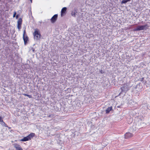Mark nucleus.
<instances>
[{
  "label": "nucleus",
  "mask_w": 150,
  "mask_h": 150,
  "mask_svg": "<svg viewBox=\"0 0 150 150\" xmlns=\"http://www.w3.org/2000/svg\"><path fill=\"white\" fill-rule=\"evenodd\" d=\"M35 135V134L34 133H31L28 136L24 137L23 139H21L20 141H21L25 142L30 140Z\"/></svg>",
  "instance_id": "f257e3e1"
},
{
  "label": "nucleus",
  "mask_w": 150,
  "mask_h": 150,
  "mask_svg": "<svg viewBox=\"0 0 150 150\" xmlns=\"http://www.w3.org/2000/svg\"><path fill=\"white\" fill-rule=\"evenodd\" d=\"M33 34L34 36L35 39L38 40H39L41 36L39 30L37 29H35Z\"/></svg>",
  "instance_id": "f03ea898"
},
{
  "label": "nucleus",
  "mask_w": 150,
  "mask_h": 150,
  "mask_svg": "<svg viewBox=\"0 0 150 150\" xmlns=\"http://www.w3.org/2000/svg\"><path fill=\"white\" fill-rule=\"evenodd\" d=\"M121 92L120 93V94L122 92L125 93L128 90V86L127 84H125L121 88Z\"/></svg>",
  "instance_id": "7ed1b4c3"
},
{
  "label": "nucleus",
  "mask_w": 150,
  "mask_h": 150,
  "mask_svg": "<svg viewBox=\"0 0 150 150\" xmlns=\"http://www.w3.org/2000/svg\"><path fill=\"white\" fill-rule=\"evenodd\" d=\"M26 32L25 30L23 31V38L24 40V44L26 45L27 42V41L28 40V37L27 35L25 34Z\"/></svg>",
  "instance_id": "20e7f679"
},
{
  "label": "nucleus",
  "mask_w": 150,
  "mask_h": 150,
  "mask_svg": "<svg viewBox=\"0 0 150 150\" xmlns=\"http://www.w3.org/2000/svg\"><path fill=\"white\" fill-rule=\"evenodd\" d=\"M67 8L66 7H64L62 8L61 11V16L62 17L65 15L66 13Z\"/></svg>",
  "instance_id": "39448f33"
},
{
  "label": "nucleus",
  "mask_w": 150,
  "mask_h": 150,
  "mask_svg": "<svg viewBox=\"0 0 150 150\" xmlns=\"http://www.w3.org/2000/svg\"><path fill=\"white\" fill-rule=\"evenodd\" d=\"M58 17V15L57 14H55L54 15L51 19V22L52 23H54L57 20Z\"/></svg>",
  "instance_id": "423d86ee"
},
{
  "label": "nucleus",
  "mask_w": 150,
  "mask_h": 150,
  "mask_svg": "<svg viewBox=\"0 0 150 150\" xmlns=\"http://www.w3.org/2000/svg\"><path fill=\"white\" fill-rule=\"evenodd\" d=\"M133 136V134L129 132L126 133L125 135V138L126 139L131 137Z\"/></svg>",
  "instance_id": "0eeeda50"
},
{
  "label": "nucleus",
  "mask_w": 150,
  "mask_h": 150,
  "mask_svg": "<svg viewBox=\"0 0 150 150\" xmlns=\"http://www.w3.org/2000/svg\"><path fill=\"white\" fill-rule=\"evenodd\" d=\"M14 145L16 150H23L20 145L15 144H14Z\"/></svg>",
  "instance_id": "6e6552de"
},
{
  "label": "nucleus",
  "mask_w": 150,
  "mask_h": 150,
  "mask_svg": "<svg viewBox=\"0 0 150 150\" xmlns=\"http://www.w3.org/2000/svg\"><path fill=\"white\" fill-rule=\"evenodd\" d=\"M142 30V29L141 25H139L137 27L133 30L134 31H140Z\"/></svg>",
  "instance_id": "1a4fd4ad"
},
{
  "label": "nucleus",
  "mask_w": 150,
  "mask_h": 150,
  "mask_svg": "<svg viewBox=\"0 0 150 150\" xmlns=\"http://www.w3.org/2000/svg\"><path fill=\"white\" fill-rule=\"evenodd\" d=\"M77 13L76 10V9H74V10L72 11L71 12V15L72 16L75 17H76V13Z\"/></svg>",
  "instance_id": "9d476101"
},
{
  "label": "nucleus",
  "mask_w": 150,
  "mask_h": 150,
  "mask_svg": "<svg viewBox=\"0 0 150 150\" xmlns=\"http://www.w3.org/2000/svg\"><path fill=\"white\" fill-rule=\"evenodd\" d=\"M112 110V107H108L105 110L106 113H108L110 112Z\"/></svg>",
  "instance_id": "9b49d317"
},
{
  "label": "nucleus",
  "mask_w": 150,
  "mask_h": 150,
  "mask_svg": "<svg viewBox=\"0 0 150 150\" xmlns=\"http://www.w3.org/2000/svg\"><path fill=\"white\" fill-rule=\"evenodd\" d=\"M142 30H146L147 29V25L145 24L144 25H141Z\"/></svg>",
  "instance_id": "f8f14e48"
},
{
  "label": "nucleus",
  "mask_w": 150,
  "mask_h": 150,
  "mask_svg": "<svg viewBox=\"0 0 150 150\" xmlns=\"http://www.w3.org/2000/svg\"><path fill=\"white\" fill-rule=\"evenodd\" d=\"M0 123L1 124L5 127H7V125L6 124V123L3 121L1 119V120L0 121Z\"/></svg>",
  "instance_id": "ddd939ff"
},
{
  "label": "nucleus",
  "mask_w": 150,
  "mask_h": 150,
  "mask_svg": "<svg viewBox=\"0 0 150 150\" xmlns=\"http://www.w3.org/2000/svg\"><path fill=\"white\" fill-rule=\"evenodd\" d=\"M22 20L21 18H19L17 22L18 24L21 25L22 23Z\"/></svg>",
  "instance_id": "4468645a"
},
{
  "label": "nucleus",
  "mask_w": 150,
  "mask_h": 150,
  "mask_svg": "<svg viewBox=\"0 0 150 150\" xmlns=\"http://www.w3.org/2000/svg\"><path fill=\"white\" fill-rule=\"evenodd\" d=\"M131 0H122V1L121 2V4H125L127 2H128L129 1Z\"/></svg>",
  "instance_id": "2eb2a0df"
},
{
  "label": "nucleus",
  "mask_w": 150,
  "mask_h": 150,
  "mask_svg": "<svg viewBox=\"0 0 150 150\" xmlns=\"http://www.w3.org/2000/svg\"><path fill=\"white\" fill-rule=\"evenodd\" d=\"M21 25L18 24L17 25V28L18 29L20 30L21 28Z\"/></svg>",
  "instance_id": "dca6fc26"
},
{
  "label": "nucleus",
  "mask_w": 150,
  "mask_h": 150,
  "mask_svg": "<svg viewBox=\"0 0 150 150\" xmlns=\"http://www.w3.org/2000/svg\"><path fill=\"white\" fill-rule=\"evenodd\" d=\"M16 14V12H14V13L13 16V17H15Z\"/></svg>",
  "instance_id": "f3484780"
},
{
  "label": "nucleus",
  "mask_w": 150,
  "mask_h": 150,
  "mask_svg": "<svg viewBox=\"0 0 150 150\" xmlns=\"http://www.w3.org/2000/svg\"><path fill=\"white\" fill-rule=\"evenodd\" d=\"M27 97H28L30 98H32V96H31L30 95H28V94Z\"/></svg>",
  "instance_id": "a211bd4d"
},
{
  "label": "nucleus",
  "mask_w": 150,
  "mask_h": 150,
  "mask_svg": "<svg viewBox=\"0 0 150 150\" xmlns=\"http://www.w3.org/2000/svg\"><path fill=\"white\" fill-rule=\"evenodd\" d=\"M53 115H50L48 116V117H53Z\"/></svg>",
  "instance_id": "6ab92c4d"
},
{
  "label": "nucleus",
  "mask_w": 150,
  "mask_h": 150,
  "mask_svg": "<svg viewBox=\"0 0 150 150\" xmlns=\"http://www.w3.org/2000/svg\"><path fill=\"white\" fill-rule=\"evenodd\" d=\"M144 78L142 77L141 79H140V81H143V80H144Z\"/></svg>",
  "instance_id": "aec40b11"
},
{
  "label": "nucleus",
  "mask_w": 150,
  "mask_h": 150,
  "mask_svg": "<svg viewBox=\"0 0 150 150\" xmlns=\"http://www.w3.org/2000/svg\"><path fill=\"white\" fill-rule=\"evenodd\" d=\"M32 51L33 52H34V53L35 52V49L33 48H32Z\"/></svg>",
  "instance_id": "412c9836"
},
{
  "label": "nucleus",
  "mask_w": 150,
  "mask_h": 150,
  "mask_svg": "<svg viewBox=\"0 0 150 150\" xmlns=\"http://www.w3.org/2000/svg\"><path fill=\"white\" fill-rule=\"evenodd\" d=\"M18 17H19V15H16V19H18Z\"/></svg>",
  "instance_id": "4be33fe9"
},
{
  "label": "nucleus",
  "mask_w": 150,
  "mask_h": 150,
  "mask_svg": "<svg viewBox=\"0 0 150 150\" xmlns=\"http://www.w3.org/2000/svg\"><path fill=\"white\" fill-rule=\"evenodd\" d=\"M23 95H24L25 96H28V94H23Z\"/></svg>",
  "instance_id": "5701e85b"
},
{
  "label": "nucleus",
  "mask_w": 150,
  "mask_h": 150,
  "mask_svg": "<svg viewBox=\"0 0 150 150\" xmlns=\"http://www.w3.org/2000/svg\"><path fill=\"white\" fill-rule=\"evenodd\" d=\"M100 73L101 74H103V71L102 70H101L100 71Z\"/></svg>",
  "instance_id": "b1692460"
},
{
  "label": "nucleus",
  "mask_w": 150,
  "mask_h": 150,
  "mask_svg": "<svg viewBox=\"0 0 150 150\" xmlns=\"http://www.w3.org/2000/svg\"><path fill=\"white\" fill-rule=\"evenodd\" d=\"M32 0H30L31 3H32Z\"/></svg>",
  "instance_id": "393cba45"
}]
</instances>
